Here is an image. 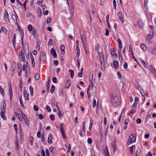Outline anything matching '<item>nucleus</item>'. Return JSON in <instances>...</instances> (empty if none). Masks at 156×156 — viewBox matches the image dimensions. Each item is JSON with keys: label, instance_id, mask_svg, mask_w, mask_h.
Instances as JSON below:
<instances>
[{"label": "nucleus", "instance_id": "obj_1", "mask_svg": "<svg viewBox=\"0 0 156 156\" xmlns=\"http://www.w3.org/2000/svg\"><path fill=\"white\" fill-rule=\"evenodd\" d=\"M136 134H133L130 135L129 138V140L127 142V144L129 145L135 142L136 141Z\"/></svg>", "mask_w": 156, "mask_h": 156}, {"label": "nucleus", "instance_id": "obj_2", "mask_svg": "<svg viewBox=\"0 0 156 156\" xmlns=\"http://www.w3.org/2000/svg\"><path fill=\"white\" fill-rule=\"evenodd\" d=\"M46 56L45 52L44 51H42L41 52L40 58H39V64L40 66L41 61L42 60H44L46 58Z\"/></svg>", "mask_w": 156, "mask_h": 156}, {"label": "nucleus", "instance_id": "obj_3", "mask_svg": "<svg viewBox=\"0 0 156 156\" xmlns=\"http://www.w3.org/2000/svg\"><path fill=\"white\" fill-rule=\"evenodd\" d=\"M23 34L21 40L22 41V44L23 47V49L24 51H29L28 50V45H27V44H26V43H25L24 45H23Z\"/></svg>", "mask_w": 156, "mask_h": 156}, {"label": "nucleus", "instance_id": "obj_4", "mask_svg": "<svg viewBox=\"0 0 156 156\" xmlns=\"http://www.w3.org/2000/svg\"><path fill=\"white\" fill-rule=\"evenodd\" d=\"M4 19L5 22L9 23V14L6 10H5V12L4 13Z\"/></svg>", "mask_w": 156, "mask_h": 156}, {"label": "nucleus", "instance_id": "obj_5", "mask_svg": "<svg viewBox=\"0 0 156 156\" xmlns=\"http://www.w3.org/2000/svg\"><path fill=\"white\" fill-rule=\"evenodd\" d=\"M81 38L83 45H86L87 43L86 35L84 34H82L81 35Z\"/></svg>", "mask_w": 156, "mask_h": 156}, {"label": "nucleus", "instance_id": "obj_6", "mask_svg": "<svg viewBox=\"0 0 156 156\" xmlns=\"http://www.w3.org/2000/svg\"><path fill=\"white\" fill-rule=\"evenodd\" d=\"M154 48H149L148 50H149V52L151 54H156V44H154Z\"/></svg>", "mask_w": 156, "mask_h": 156}, {"label": "nucleus", "instance_id": "obj_7", "mask_svg": "<svg viewBox=\"0 0 156 156\" xmlns=\"http://www.w3.org/2000/svg\"><path fill=\"white\" fill-rule=\"evenodd\" d=\"M23 96L24 98V99L26 101H28L29 100V95L27 93V91L25 90H24L23 91Z\"/></svg>", "mask_w": 156, "mask_h": 156}, {"label": "nucleus", "instance_id": "obj_8", "mask_svg": "<svg viewBox=\"0 0 156 156\" xmlns=\"http://www.w3.org/2000/svg\"><path fill=\"white\" fill-rule=\"evenodd\" d=\"M118 16L119 20L122 23L124 22L123 16L122 12H119L118 13Z\"/></svg>", "mask_w": 156, "mask_h": 156}, {"label": "nucleus", "instance_id": "obj_9", "mask_svg": "<svg viewBox=\"0 0 156 156\" xmlns=\"http://www.w3.org/2000/svg\"><path fill=\"white\" fill-rule=\"evenodd\" d=\"M19 57L21 61L24 62H25V59L24 54L23 53L22 51H21V52L19 54Z\"/></svg>", "mask_w": 156, "mask_h": 156}, {"label": "nucleus", "instance_id": "obj_10", "mask_svg": "<svg viewBox=\"0 0 156 156\" xmlns=\"http://www.w3.org/2000/svg\"><path fill=\"white\" fill-rule=\"evenodd\" d=\"M32 34H33L34 36L36 38H37L38 37V33L37 31V29H36L35 28H33Z\"/></svg>", "mask_w": 156, "mask_h": 156}, {"label": "nucleus", "instance_id": "obj_11", "mask_svg": "<svg viewBox=\"0 0 156 156\" xmlns=\"http://www.w3.org/2000/svg\"><path fill=\"white\" fill-rule=\"evenodd\" d=\"M149 69L150 71L153 74H154L156 73V70L155 69L151 66H149Z\"/></svg>", "mask_w": 156, "mask_h": 156}, {"label": "nucleus", "instance_id": "obj_12", "mask_svg": "<svg viewBox=\"0 0 156 156\" xmlns=\"http://www.w3.org/2000/svg\"><path fill=\"white\" fill-rule=\"evenodd\" d=\"M138 24L139 29H142L144 25L143 21L141 20H139L138 22Z\"/></svg>", "mask_w": 156, "mask_h": 156}, {"label": "nucleus", "instance_id": "obj_13", "mask_svg": "<svg viewBox=\"0 0 156 156\" xmlns=\"http://www.w3.org/2000/svg\"><path fill=\"white\" fill-rule=\"evenodd\" d=\"M52 139L53 136L51 134L49 135L48 139V141L49 144H51L52 143Z\"/></svg>", "mask_w": 156, "mask_h": 156}, {"label": "nucleus", "instance_id": "obj_14", "mask_svg": "<svg viewBox=\"0 0 156 156\" xmlns=\"http://www.w3.org/2000/svg\"><path fill=\"white\" fill-rule=\"evenodd\" d=\"M58 112L57 113V115L59 118H61L63 115L64 113L63 112L61 111L59 108H58Z\"/></svg>", "mask_w": 156, "mask_h": 156}, {"label": "nucleus", "instance_id": "obj_15", "mask_svg": "<svg viewBox=\"0 0 156 156\" xmlns=\"http://www.w3.org/2000/svg\"><path fill=\"white\" fill-rule=\"evenodd\" d=\"M51 54L55 58L57 56L56 53L54 49L51 48Z\"/></svg>", "mask_w": 156, "mask_h": 156}, {"label": "nucleus", "instance_id": "obj_16", "mask_svg": "<svg viewBox=\"0 0 156 156\" xmlns=\"http://www.w3.org/2000/svg\"><path fill=\"white\" fill-rule=\"evenodd\" d=\"M99 100L98 101L97 105H96V113L98 115L99 113Z\"/></svg>", "mask_w": 156, "mask_h": 156}, {"label": "nucleus", "instance_id": "obj_17", "mask_svg": "<svg viewBox=\"0 0 156 156\" xmlns=\"http://www.w3.org/2000/svg\"><path fill=\"white\" fill-rule=\"evenodd\" d=\"M101 69L102 71L105 70V62H100Z\"/></svg>", "mask_w": 156, "mask_h": 156}, {"label": "nucleus", "instance_id": "obj_18", "mask_svg": "<svg viewBox=\"0 0 156 156\" xmlns=\"http://www.w3.org/2000/svg\"><path fill=\"white\" fill-rule=\"evenodd\" d=\"M112 147L113 149L117 148L116 147V140H114L112 143Z\"/></svg>", "mask_w": 156, "mask_h": 156}, {"label": "nucleus", "instance_id": "obj_19", "mask_svg": "<svg viewBox=\"0 0 156 156\" xmlns=\"http://www.w3.org/2000/svg\"><path fill=\"white\" fill-rule=\"evenodd\" d=\"M113 64L115 69H117L118 68L119 64L118 61H114L113 62Z\"/></svg>", "mask_w": 156, "mask_h": 156}, {"label": "nucleus", "instance_id": "obj_20", "mask_svg": "<svg viewBox=\"0 0 156 156\" xmlns=\"http://www.w3.org/2000/svg\"><path fill=\"white\" fill-rule=\"evenodd\" d=\"M140 46L141 48L144 51H146L147 50V47L143 43L141 44Z\"/></svg>", "mask_w": 156, "mask_h": 156}, {"label": "nucleus", "instance_id": "obj_21", "mask_svg": "<svg viewBox=\"0 0 156 156\" xmlns=\"http://www.w3.org/2000/svg\"><path fill=\"white\" fill-rule=\"evenodd\" d=\"M111 54L112 56H115L116 57L117 56V54L114 53V48H111Z\"/></svg>", "mask_w": 156, "mask_h": 156}, {"label": "nucleus", "instance_id": "obj_22", "mask_svg": "<svg viewBox=\"0 0 156 156\" xmlns=\"http://www.w3.org/2000/svg\"><path fill=\"white\" fill-rule=\"evenodd\" d=\"M153 36V33L152 32H150L147 36V38L148 39H151Z\"/></svg>", "mask_w": 156, "mask_h": 156}, {"label": "nucleus", "instance_id": "obj_23", "mask_svg": "<svg viewBox=\"0 0 156 156\" xmlns=\"http://www.w3.org/2000/svg\"><path fill=\"white\" fill-rule=\"evenodd\" d=\"M117 41L119 43V48L122 49V45L121 40L120 39H118Z\"/></svg>", "mask_w": 156, "mask_h": 156}, {"label": "nucleus", "instance_id": "obj_24", "mask_svg": "<svg viewBox=\"0 0 156 156\" xmlns=\"http://www.w3.org/2000/svg\"><path fill=\"white\" fill-rule=\"evenodd\" d=\"M56 149V148L54 147H50V148H49V151H50L51 153H55V150Z\"/></svg>", "mask_w": 156, "mask_h": 156}, {"label": "nucleus", "instance_id": "obj_25", "mask_svg": "<svg viewBox=\"0 0 156 156\" xmlns=\"http://www.w3.org/2000/svg\"><path fill=\"white\" fill-rule=\"evenodd\" d=\"M70 81L69 80H67V81L66 83L65 86V88H68V89L69 88L70 86Z\"/></svg>", "mask_w": 156, "mask_h": 156}, {"label": "nucleus", "instance_id": "obj_26", "mask_svg": "<svg viewBox=\"0 0 156 156\" xmlns=\"http://www.w3.org/2000/svg\"><path fill=\"white\" fill-rule=\"evenodd\" d=\"M69 71L70 73L71 77L72 78H73L74 76V71L73 70H72L71 69H70L69 70Z\"/></svg>", "mask_w": 156, "mask_h": 156}, {"label": "nucleus", "instance_id": "obj_27", "mask_svg": "<svg viewBox=\"0 0 156 156\" xmlns=\"http://www.w3.org/2000/svg\"><path fill=\"white\" fill-rule=\"evenodd\" d=\"M29 89L30 92V95L31 96H33L34 94L33 88L32 87L30 86L29 87Z\"/></svg>", "mask_w": 156, "mask_h": 156}, {"label": "nucleus", "instance_id": "obj_28", "mask_svg": "<svg viewBox=\"0 0 156 156\" xmlns=\"http://www.w3.org/2000/svg\"><path fill=\"white\" fill-rule=\"evenodd\" d=\"M140 61L141 63L142 64L144 67H147V65L145 62L142 59H140Z\"/></svg>", "mask_w": 156, "mask_h": 156}, {"label": "nucleus", "instance_id": "obj_29", "mask_svg": "<svg viewBox=\"0 0 156 156\" xmlns=\"http://www.w3.org/2000/svg\"><path fill=\"white\" fill-rule=\"evenodd\" d=\"M14 114L15 115L18 117V118L20 121H22V119L21 117L20 116V115L18 113H16V112H14Z\"/></svg>", "mask_w": 156, "mask_h": 156}, {"label": "nucleus", "instance_id": "obj_30", "mask_svg": "<svg viewBox=\"0 0 156 156\" xmlns=\"http://www.w3.org/2000/svg\"><path fill=\"white\" fill-rule=\"evenodd\" d=\"M19 100H20V103L21 105L23 108H24V106L23 103L22 98L21 96L20 97Z\"/></svg>", "mask_w": 156, "mask_h": 156}, {"label": "nucleus", "instance_id": "obj_31", "mask_svg": "<svg viewBox=\"0 0 156 156\" xmlns=\"http://www.w3.org/2000/svg\"><path fill=\"white\" fill-rule=\"evenodd\" d=\"M55 88V86L53 85H52L51 90H50V93H53L54 92Z\"/></svg>", "mask_w": 156, "mask_h": 156}, {"label": "nucleus", "instance_id": "obj_32", "mask_svg": "<svg viewBox=\"0 0 156 156\" xmlns=\"http://www.w3.org/2000/svg\"><path fill=\"white\" fill-rule=\"evenodd\" d=\"M60 129L61 132H62V131H64L63 124L61 123L60 124Z\"/></svg>", "mask_w": 156, "mask_h": 156}, {"label": "nucleus", "instance_id": "obj_33", "mask_svg": "<svg viewBox=\"0 0 156 156\" xmlns=\"http://www.w3.org/2000/svg\"><path fill=\"white\" fill-rule=\"evenodd\" d=\"M28 30L29 31H31L32 30H33V28L31 25L30 24L28 26Z\"/></svg>", "mask_w": 156, "mask_h": 156}, {"label": "nucleus", "instance_id": "obj_34", "mask_svg": "<svg viewBox=\"0 0 156 156\" xmlns=\"http://www.w3.org/2000/svg\"><path fill=\"white\" fill-rule=\"evenodd\" d=\"M119 55V61L121 62H123L122 57L121 54L118 55Z\"/></svg>", "mask_w": 156, "mask_h": 156}, {"label": "nucleus", "instance_id": "obj_35", "mask_svg": "<svg viewBox=\"0 0 156 156\" xmlns=\"http://www.w3.org/2000/svg\"><path fill=\"white\" fill-rule=\"evenodd\" d=\"M0 92L4 96V90L3 88L0 85Z\"/></svg>", "mask_w": 156, "mask_h": 156}, {"label": "nucleus", "instance_id": "obj_36", "mask_svg": "<svg viewBox=\"0 0 156 156\" xmlns=\"http://www.w3.org/2000/svg\"><path fill=\"white\" fill-rule=\"evenodd\" d=\"M9 94H12V87L11 86V85L10 84V85H9Z\"/></svg>", "mask_w": 156, "mask_h": 156}, {"label": "nucleus", "instance_id": "obj_37", "mask_svg": "<svg viewBox=\"0 0 156 156\" xmlns=\"http://www.w3.org/2000/svg\"><path fill=\"white\" fill-rule=\"evenodd\" d=\"M25 53L26 58L28 60V59H29V51H25Z\"/></svg>", "mask_w": 156, "mask_h": 156}, {"label": "nucleus", "instance_id": "obj_38", "mask_svg": "<svg viewBox=\"0 0 156 156\" xmlns=\"http://www.w3.org/2000/svg\"><path fill=\"white\" fill-rule=\"evenodd\" d=\"M140 151V148H138L136 151L135 156H138Z\"/></svg>", "mask_w": 156, "mask_h": 156}, {"label": "nucleus", "instance_id": "obj_39", "mask_svg": "<svg viewBox=\"0 0 156 156\" xmlns=\"http://www.w3.org/2000/svg\"><path fill=\"white\" fill-rule=\"evenodd\" d=\"M37 9H39V12H38V14L39 16L40 17H41V15H42L41 11L40 8H37Z\"/></svg>", "mask_w": 156, "mask_h": 156}, {"label": "nucleus", "instance_id": "obj_40", "mask_svg": "<svg viewBox=\"0 0 156 156\" xmlns=\"http://www.w3.org/2000/svg\"><path fill=\"white\" fill-rule=\"evenodd\" d=\"M2 31L5 33L7 32V30L4 27H2L1 28Z\"/></svg>", "mask_w": 156, "mask_h": 156}, {"label": "nucleus", "instance_id": "obj_41", "mask_svg": "<svg viewBox=\"0 0 156 156\" xmlns=\"http://www.w3.org/2000/svg\"><path fill=\"white\" fill-rule=\"evenodd\" d=\"M16 16L15 15H14V14H12V19L13 20H14V19H15L16 20H17V18H18V16H17L16 14Z\"/></svg>", "mask_w": 156, "mask_h": 156}, {"label": "nucleus", "instance_id": "obj_42", "mask_svg": "<svg viewBox=\"0 0 156 156\" xmlns=\"http://www.w3.org/2000/svg\"><path fill=\"white\" fill-rule=\"evenodd\" d=\"M93 78V74H92V75H91V79H90V83H91V87L92 88L93 87V82H92Z\"/></svg>", "mask_w": 156, "mask_h": 156}, {"label": "nucleus", "instance_id": "obj_43", "mask_svg": "<svg viewBox=\"0 0 156 156\" xmlns=\"http://www.w3.org/2000/svg\"><path fill=\"white\" fill-rule=\"evenodd\" d=\"M51 17H49L47 18V23L48 24L50 23L51 21Z\"/></svg>", "mask_w": 156, "mask_h": 156}, {"label": "nucleus", "instance_id": "obj_44", "mask_svg": "<svg viewBox=\"0 0 156 156\" xmlns=\"http://www.w3.org/2000/svg\"><path fill=\"white\" fill-rule=\"evenodd\" d=\"M3 105L2 106V108H5L6 107V101L5 100H3Z\"/></svg>", "mask_w": 156, "mask_h": 156}, {"label": "nucleus", "instance_id": "obj_45", "mask_svg": "<svg viewBox=\"0 0 156 156\" xmlns=\"http://www.w3.org/2000/svg\"><path fill=\"white\" fill-rule=\"evenodd\" d=\"M87 143L88 144H91L92 142V140L91 138H88L87 140Z\"/></svg>", "mask_w": 156, "mask_h": 156}, {"label": "nucleus", "instance_id": "obj_46", "mask_svg": "<svg viewBox=\"0 0 156 156\" xmlns=\"http://www.w3.org/2000/svg\"><path fill=\"white\" fill-rule=\"evenodd\" d=\"M61 133L63 138L66 139V135L65 134V132L64 131H62Z\"/></svg>", "mask_w": 156, "mask_h": 156}, {"label": "nucleus", "instance_id": "obj_47", "mask_svg": "<svg viewBox=\"0 0 156 156\" xmlns=\"http://www.w3.org/2000/svg\"><path fill=\"white\" fill-rule=\"evenodd\" d=\"M96 101L95 99H94L93 101V108L95 107L96 105Z\"/></svg>", "mask_w": 156, "mask_h": 156}, {"label": "nucleus", "instance_id": "obj_48", "mask_svg": "<svg viewBox=\"0 0 156 156\" xmlns=\"http://www.w3.org/2000/svg\"><path fill=\"white\" fill-rule=\"evenodd\" d=\"M1 116L2 118L4 119H6V116L4 114V113H1Z\"/></svg>", "mask_w": 156, "mask_h": 156}, {"label": "nucleus", "instance_id": "obj_49", "mask_svg": "<svg viewBox=\"0 0 156 156\" xmlns=\"http://www.w3.org/2000/svg\"><path fill=\"white\" fill-rule=\"evenodd\" d=\"M150 112H148L146 118V120H147L150 118L151 114H150Z\"/></svg>", "mask_w": 156, "mask_h": 156}, {"label": "nucleus", "instance_id": "obj_50", "mask_svg": "<svg viewBox=\"0 0 156 156\" xmlns=\"http://www.w3.org/2000/svg\"><path fill=\"white\" fill-rule=\"evenodd\" d=\"M113 6L114 9H116V3L115 0H114L113 1Z\"/></svg>", "mask_w": 156, "mask_h": 156}, {"label": "nucleus", "instance_id": "obj_51", "mask_svg": "<svg viewBox=\"0 0 156 156\" xmlns=\"http://www.w3.org/2000/svg\"><path fill=\"white\" fill-rule=\"evenodd\" d=\"M25 123L28 126H29V121L28 119L27 118H26L24 119Z\"/></svg>", "mask_w": 156, "mask_h": 156}, {"label": "nucleus", "instance_id": "obj_52", "mask_svg": "<svg viewBox=\"0 0 156 156\" xmlns=\"http://www.w3.org/2000/svg\"><path fill=\"white\" fill-rule=\"evenodd\" d=\"M28 1V0H26L23 3V6L25 10L26 9V4Z\"/></svg>", "mask_w": 156, "mask_h": 156}, {"label": "nucleus", "instance_id": "obj_53", "mask_svg": "<svg viewBox=\"0 0 156 156\" xmlns=\"http://www.w3.org/2000/svg\"><path fill=\"white\" fill-rule=\"evenodd\" d=\"M40 155L41 154V156H45V152L43 149L42 150L41 152H40Z\"/></svg>", "mask_w": 156, "mask_h": 156}, {"label": "nucleus", "instance_id": "obj_54", "mask_svg": "<svg viewBox=\"0 0 156 156\" xmlns=\"http://www.w3.org/2000/svg\"><path fill=\"white\" fill-rule=\"evenodd\" d=\"M46 109L48 112H50L51 111V109L50 107L48 105H47L46 107Z\"/></svg>", "mask_w": 156, "mask_h": 156}, {"label": "nucleus", "instance_id": "obj_55", "mask_svg": "<svg viewBox=\"0 0 156 156\" xmlns=\"http://www.w3.org/2000/svg\"><path fill=\"white\" fill-rule=\"evenodd\" d=\"M52 81L53 83H57V79L55 77H53L52 78Z\"/></svg>", "mask_w": 156, "mask_h": 156}, {"label": "nucleus", "instance_id": "obj_56", "mask_svg": "<svg viewBox=\"0 0 156 156\" xmlns=\"http://www.w3.org/2000/svg\"><path fill=\"white\" fill-rule=\"evenodd\" d=\"M50 117L51 120L52 121H53L55 119V116L53 115H50Z\"/></svg>", "mask_w": 156, "mask_h": 156}, {"label": "nucleus", "instance_id": "obj_57", "mask_svg": "<svg viewBox=\"0 0 156 156\" xmlns=\"http://www.w3.org/2000/svg\"><path fill=\"white\" fill-rule=\"evenodd\" d=\"M99 56L100 58H101L104 57L103 54L102 53V52H99Z\"/></svg>", "mask_w": 156, "mask_h": 156}, {"label": "nucleus", "instance_id": "obj_58", "mask_svg": "<svg viewBox=\"0 0 156 156\" xmlns=\"http://www.w3.org/2000/svg\"><path fill=\"white\" fill-rule=\"evenodd\" d=\"M36 80H37L39 79V76L38 74L37 73L35 76V77Z\"/></svg>", "mask_w": 156, "mask_h": 156}, {"label": "nucleus", "instance_id": "obj_59", "mask_svg": "<svg viewBox=\"0 0 156 156\" xmlns=\"http://www.w3.org/2000/svg\"><path fill=\"white\" fill-rule=\"evenodd\" d=\"M134 147H135L134 145H133L132 147H130V151L131 152V154H132L133 153Z\"/></svg>", "mask_w": 156, "mask_h": 156}, {"label": "nucleus", "instance_id": "obj_60", "mask_svg": "<svg viewBox=\"0 0 156 156\" xmlns=\"http://www.w3.org/2000/svg\"><path fill=\"white\" fill-rule=\"evenodd\" d=\"M128 64L127 62H126L124 65L123 68L124 69H126L127 68Z\"/></svg>", "mask_w": 156, "mask_h": 156}, {"label": "nucleus", "instance_id": "obj_61", "mask_svg": "<svg viewBox=\"0 0 156 156\" xmlns=\"http://www.w3.org/2000/svg\"><path fill=\"white\" fill-rule=\"evenodd\" d=\"M18 4H19L21 7L22 6V3L19 0H16Z\"/></svg>", "mask_w": 156, "mask_h": 156}, {"label": "nucleus", "instance_id": "obj_62", "mask_svg": "<svg viewBox=\"0 0 156 156\" xmlns=\"http://www.w3.org/2000/svg\"><path fill=\"white\" fill-rule=\"evenodd\" d=\"M38 116L39 119L41 120L42 119L44 118L43 115L42 114H40L38 115Z\"/></svg>", "mask_w": 156, "mask_h": 156}, {"label": "nucleus", "instance_id": "obj_63", "mask_svg": "<svg viewBox=\"0 0 156 156\" xmlns=\"http://www.w3.org/2000/svg\"><path fill=\"white\" fill-rule=\"evenodd\" d=\"M53 63L55 65H58V62L57 60H55L53 61Z\"/></svg>", "mask_w": 156, "mask_h": 156}, {"label": "nucleus", "instance_id": "obj_64", "mask_svg": "<svg viewBox=\"0 0 156 156\" xmlns=\"http://www.w3.org/2000/svg\"><path fill=\"white\" fill-rule=\"evenodd\" d=\"M136 122L138 124H140L141 122V119L140 118L137 119L136 120Z\"/></svg>", "mask_w": 156, "mask_h": 156}]
</instances>
